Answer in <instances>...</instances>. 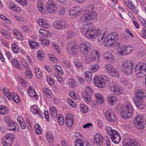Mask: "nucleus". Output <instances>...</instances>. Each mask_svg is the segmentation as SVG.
<instances>
[{
  "label": "nucleus",
  "mask_w": 146,
  "mask_h": 146,
  "mask_svg": "<svg viewBox=\"0 0 146 146\" xmlns=\"http://www.w3.org/2000/svg\"><path fill=\"white\" fill-rule=\"evenodd\" d=\"M66 123L68 127L71 126L74 123L73 118L70 114H68L66 117Z\"/></svg>",
  "instance_id": "nucleus-24"
},
{
  "label": "nucleus",
  "mask_w": 146,
  "mask_h": 146,
  "mask_svg": "<svg viewBox=\"0 0 146 146\" xmlns=\"http://www.w3.org/2000/svg\"><path fill=\"white\" fill-rule=\"evenodd\" d=\"M95 86L100 88H105L106 86V83H94Z\"/></svg>",
  "instance_id": "nucleus-57"
},
{
  "label": "nucleus",
  "mask_w": 146,
  "mask_h": 146,
  "mask_svg": "<svg viewBox=\"0 0 146 146\" xmlns=\"http://www.w3.org/2000/svg\"><path fill=\"white\" fill-rule=\"evenodd\" d=\"M31 111L34 114H37L40 117H41L43 113L40 110V109L38 108L37 106L35 104L31 106L30 108Z\"/></svg>",
  "instance_id": "nucleus-21"
},
{
  "label": "nucleus",
  "mask_w": 146,
  "mask_h": 146,
  "mask_svg": "<svg viewBox=\"0 0 146 146\" xmlns=\"http://www.w3.org/2000/svg\"><path fill=\"white\" fill-rule=\"evenodd\" d=\"M67 25L68 23L66 22L62 21L55 22L53 23V27L57 29L65 28H66Z\"/></svg>",
  "instance_id": "nucleus-17"
},
{
  "label": "nucleus",
  "mask_w": 146,
  "mask_h": 146,
  "mask_svg": "<svg viewBox=\"0 0 146 146\" xmlns=\"http://www.w3.org/2000/svg\"><path fill=\"white\" fill-rule=\"evenodd\" d=\"M115 90L114 92L117 95L121 94L123 93V90L121 86L115 84Z\"/></svg>",
  "instance_id": "nucleus-28"
},
{
  "label": "nucleus",
  "mask_w": 146,
  "mask_h": 146,
  "mask_svg": "<svg viewBox=\"0 0 146 146\" xmlns=\"http://www.w3.org/2000/svg\"><path fill=\"white\" fill-rule=\"evenodd\" d=\"M110 133V137L111 140L113 139V138L116 137V135H120L118 132L115 130H113V131H111Z\"/></svg>",
  "instance_id": "nucleus-40"
},
{
  "label": "nucleus",
  "mask_w": 146,
  "mask_h": 146,
  "mask_svg": "<svg viewBox=\"0 0 146 146\" xmlns=\"http://www.w3.org/2000/svg\"><path fill=\"white\" fill-rule=\"evenodd\" d=\"M115 83H110L109 84V89L110 90L113 92H114V90H115Z\"/></svg>",
  "instance_id": "nucleus-62"
},
{
  "label": "nucleus",
  "mask_w": 146,
  "mask_h": 146,
  "mask_svg": "<svg viewBox=\"0 0 146 146\" xmlns=\"http://www.w3.org/2000/svg\"><path fill=\"white\" fill-rule=\"evenodd\" d=\"M93 58L92 57V53L91 55L90 54L86 56L85 58V60L86 62L87 63H88L92 62L94 61Z\"/></svg>",
  "instance_id": "nucleus-52"
},
{
  "label": "nucleus",
  "mask_w": 146,
  "mask_h": 146,
  "mask_svg": "<svg viewBox=\"0 0 146 146\" xmlns=\"http://www.w3.org/2000/svg\"><path fill=\"white\" fill-rule=\"evenodd\" d=\"M35 76L38 77V78H39L42 76V71L41 70L40 71L39 69L38 68L35 69Z\"/></svg>",
  "instance_id": "nucleus-55"
},
{
  "label": "nucleus",
  "mask_w": 146,
  "mask_h": 146,
  "mask_svg": "<svg viewBox=\"0 0 146 146\" xmlns=\"http://www.w3.org/2000/svg\"><path fill=\"white\" fill-rule=\"evenodd\" d=\"M50 114L52 117L55 118L57 115L56 110L55 107L51 106L50 109Z\"/></svg>",
  "instance_id": "nucleus-36"
},
{
  "label": "nucleus",
  "mask_w": 146,
  "mask_h": 146,
  "mask_svg": "<svg viewBox=\"0 0 146 146\" xmlns=\"http://www.w3.org/2000/svg\"><path fill=\"white\" fill-rule=\"evenodd\" d=\"M8 128L10 131H13L15 132L19 130V127L18 124L15 122L9 121L8 122Z\"/></svg>",
  "instance_id": "nucleus-19"
},
{
  "label": "nucleus",
  "mask_w": 146,
  "mask_h": 146,
  "mask_svg": "<svg viewBox=\"0 0 146 146\" xmlns=\"http://www.w3.org/2000/svg\"><path fill=\"white\" fill-rule=\"evenodd\" d=\"M40 41H41V43L43 45L46 46L48 45L49 42L47 39L45 38H40Z\"/></svg>",
  "instance_id": "nucleus-56"
},
{
  "label": "nucleus",
  "mask_w": 146,
  "mask_h": 146,
  "mask_svg": "<svg viewBox=\"0 0 146 146\" xmlns=\"http://www.w3.org/2000/svg\"><path fill=\"white\" fill-rule=\"evenodd\" d=\"M94 96L98 103L102 104L104 102V98L102 95L96 93L95 94Z\"/></svg>",
  "instance_id": "nucleus-29"
},
{
  "label": "nucleus",
  "mask_w": 146,
  "mask_h": 146,
  "mask_svg": "<svg viewBox=\"0 0 146 146\" xmlns=\"http://www.w3.org/2000/svg\"><path fill=\"white\" fill-rule=\"evenodd\" d=\"M45 10L50 13L55 12L57 9L56 3L52 0H49L46 3Z\"/></svg>",
  "instance_id": "nucleus-8"
},
{
  "label": "nucleus",
  "mask_w": 146,
  "mask_h": 146,
  "mask_svg": "<svg viewBox=\"0 0 146 146\" xmlns=\"http://www.w3.org/2000/svg\"><path fill=\"white\" fill-rule=\"evenodd\" d=\"M93 26L92 24L89 22L88 23L82 26V30L83 31H86V30H89Z\"/></svg>",
  "instance_id": "nucleus-35"
},
{
  "label": "nucleus",
  "mask_w": 146,
  "mask_h": 146,
  "mask_svg": "<svg viewBox=\"0 0 146 146\" xmlns=\"http://www.w3.org/2000/svg\"><path fill=\"white\" fill-rule=\"evenodd\" d=\"M104 140L101 135L100 133H97L94 136V142L95 144L100 146L103 145Z\"/></svg>",
  "instance_id": "nucleus-18"
},
{
  "label": "nucleus",
  "mask_w": 146,
  "mask_h": 146,
  "mask_svg": "<svg viewBox=\"0 0 146 146\" xmlns=\"http://www.w3.org/2000/svg\"><path fill=\"white\" fill-rule=\"evenodd\" d=\"M134 93L136 98H137L136 100H143L145 98L143 93L141 92V90H135Z\"/></svg>",
  "instance_id": "nucleus-27"
},
{
  "label": "nucleus",
  "mask_w": 146,
  "mask_h": 146,
  "mask_svg": "<svg viewBox=\"0 0 146 146\" xmlns=\"http://www.w3.org/2000/svg\"><path fill=\"white\" fill-rule=\"evenodd\" d=\"M116 137L115 138H113L112 139V141L115 144H118L120 141L121 137L120 135L116 136Z\"/></svg>",
  "instance_id": "nucleus-60"
},
{
  "label": "nucleus",
  "mask_w": 146,
  "mask_h": 146,
  "mask_svg": "<svg viewBox=\"0 0 146 146\" xmlns=\"http://www.w3.org/2000/svg\"><path fill=\"white\" fill-rule=\"evenodd\" d=\"M133 64L130 61H127L123 64L122 69L127 75L131 74L133 72Z\"/></svg>",
  "instance_id": "nucleus-11"
},
{
  "label": "nucleus",
  "mask_w": 146,
  "mask_h": 146,
  "mask_svg": "<svg viewBox=\"0 0 146 146\" xmlns=\"http://www.w3.org/2000/svg\"><path fill=\"white\" fill-rule=\"evenodd\" d=\"M143 117L141 115L136 116L134 119V125L139 129H142L145 127V124L142 120Z\"/></svg>",
  "instance_id": "nucleus-9"
},
{
  "label": "nucleus",
  "mask_w": 146,
  "mask_h": 146,
  "mask_svg": "<svg viewBox=\"0 0 146 146\" xmlns=\"http://www.w3.org/2000/svg\"><path fill=\"white\" fill-rule=\"evenodd\" d=\"M50 60L54 63H56L58 62V60L53 55L50 54L49 55Z\"/></svg>",
  "instance_id": "nucleus-64"
},
{
  "label": "nucleus",
  "mask_w": 146,
  "mask_h": 146,
  "mask_svg": "<svg viewBox=\"0 0 146 146\" xmlns=\"http://www.w3.org/2000/svg\"><path fill=\"white\" fill-rule=\"evenodd\" d=\"M37 7L39 11L42 13L45 14H46L45 11L43 9V5L42 3L38 2L37 3Z\"/></svg>",
  "instance_id": "nucleus-45"
},
{
  "label": "nucleus",
  "mask_w": 146,
  "mask_h": 146,
  "mask_svg": "<svg viewBox=\"0 0 146 146\" xmlns=\"http://www.w3.org/2000/svg\"><path fill=\"white\" fill-rule=\"evenodd\" d=\"M67 102L68 104L70 105L73 108H75L76 106V103L74 101L72 100L70 98L67 99Z\"/></svg>",
  "instance_id": "nucleus-58"
},
{
  "label": "nucleus",
  "mask_w": 146,
  "mask_h": 146,
  "mask_svg": "<svg viewBox=\"0 0 146 146\" xmlns=\"http://www.w3.org/2000/svg\"><path fill=\"white\" fill-rule=\"evenodd\" d=\"M17 3L20 4L23 6L27 5H28V2L27 0H15Z\"/></svg>",
  "instance_id": "nucleus-61"
},
{
  "label": "nucleus",
  "mask_w": 146,
  "mask_h": 146,
  "mask_svg": "<svg viewBox=\"0 0 146 146\" xmlns=\"http://www.w3.org/2000/svg\"><path fill=\"white\" fill-rule=\"evenodd\" d=\"M28 42L29 46L31 48L35 49L38 47L39 46L37 43L33 41L29 40Z\"/></svg>",
  "instance_id": "nucleus-37"
},
{
  "label": "nucleus",
  "mask_w": 146,
  "mask_h": 146,
  "mask_svg": "<svg viewBox=\"0 0 146 146\" xmlns=\"http://www.w3.org/2000/svg\"><path fill=\"white\" fill-rule=\"evenodd\" d=\"M13 140L10 139L3 138L2 140V142L4 146H11Z\"/></svg>",
  "instance_id": "nucleus-32"
},
{
  "label": "nucleus",
  "mask_w": 146,
  "mask_h": 146,
  "mask_svg": "<svg viewBox=\"0 0 146 146\" xmlns=\"http://www.w3.org/2000/svg\"><path fill=\"white\" fill-rule=\"evenodd\" d=\"M36 55L38 59L42 60L44 57V54L43 52L40 50H39L37 51Z\"/></svg>",
  "instance_id": "nucleus-50"
},
{
  "label": "nucleus",
  "mask_w": 146,
  "mask_h": 146,
  "mask_svg": "<svg viewBox=\"0 0 146 146\" xmlns=\"http://www.w3.org/2000/svg\"><path fill=\"white\" fill-rule=\"evenodd\" d=\"M99 31V29H92L90 28L89 30L86 31L84 35L88 38L93 39L96 37Z\"/></svg>",
  "instance_id": "nucleus-12"
},
{
  "label": "nucleus",
  "mask_w": 146,
  "mask_h": 146,
  "mask_svg": "<svg viewBox=\"0 0 146 146\" xmlns=\"http://www.w3.org/2000/svg\"><path fill=\"white\" fill-rule=\"evenodd\" d=\"M118 36L117 33L116 32H113L110 33L107 36L106 38L107 42L106 44V46H112L118 40Z\"/></svg>",
  "instance_id": "nucleus-5"
},
{
  "label": "nucleus",
  "mask_w": 146,
  "mask_h": 146,
  "mask_svg": "<svg viewBox=\"0 0 146 146\" xmlns=\"http://www.w3.org/2000/svg\"><path fill=\"white\" fill-rule=\"evenodd\" d=\"M107 35L104 33H100L98 35V40L99 42L103 43L106 46L107 41H106V38H107Z\"/></svg>",
  "instance_id": "nucleus-23"
},
{
  "label": "nucleus",
  "mask_w": 146,
  "mask_h": 146,
  "mask_svg": "<svg viewBox=\"0 0 146 146\" xmlns=\"http://www.w3.org/2000/svg\"><path fill=\"white\" fill-rule=\"evenodd\" d=\"M56 117L57 118V121L59 124L60 125H63L64 121L62 115L61 114H58Z\"/></svg>",
  "instance_id": "nucleus-38"
},
{
  "label": "nucleus",
  "mask_w": 146,
  "mask_h": 146,
  "mask_svg": "<svg viewBox=\"0 0 146 146\" xmlns=\"http://www.w3.org/2000/svg\"><path fill=\"white\" fill-rule=\"evenodd\" d=\"M84 76L86 80L90 82L92 80V74L90 72L86 71L84 73Z\"/></svg>",
  "instance_id": "nucleus-34"
},
{
  "label": "nucleus",
  "mask_w": 146,
  "mask_h": 146,
  "mask_svg": "<svg viewBox=\"0 0 146 146\" xmlns=\"http://www.w3.org/2000/svg\"><path fill=\"white\" fill-rule=\"evenodd\" d=\"M83 139H77L75 142V146H84Z\"/></svg>",
  "instance_id": "nucleus-48"
},
{
  "label": "nucleus",
  "mask_w": 146,
  "mask_h": 146,
  "mask_svg": "<svg viewBox=\"0 0 146 146\" xmlns=\"http://www.w3.org/2000/svg\"><path fill=\"white\" fill-rule=\"evenodd\" d=\"M143 101V100H134V103H135L137 107L140 109L143 108L144 107V103Z\"/></svg>",
  "instance_id": "nucleus-30"
},
{
  "label": "nucleus",
  "mask_w": 146,
  "mask_h": 146,
  "mask_svg": "<svg viewBox=\"0 0 146 146\" xmlns=\"http://www.w3.org/2000/svg\"><path fill=\"white\" fill-rule=\"evenodd\" d=\"M110 81V79L106 75L102 76H96L94 78L93 80V82H106Z\"/></svg>",
  "instance_id": "nucleus-20"
},
{
  "label": "nucleus",
  "mask_w": 146,
  "mask_h": 146,
  "mask_svg": "<svg viewBox=\"0 0 146 146\" xmlns=\"http://www.w3.org/2000/svg\"><path fill=\"white\" fill-rule=\"evenodd\" d=\"M123 146H141L139 143L136 140L129 139Z\"/></svg>",
  "instance_id": "nucleus-26"
},
{
  "label": "nucleus",
  "mask_w": 146,
  "mask_h": 146,
  "mask_svg": "<svg viewBox=\"0 0 146 146\" xmlns=\"http://www.w3.org/2000/svg\"><path fill=\"white\" fill-rule=\"evenodd\" d=\"M66 9L64 7L60 6L58 9V14L61 15H63L65 14Z\"/></svg>",
  "instance_id": "nucleus-53"
},
{
  "label": "nucleus",
  "mask_w": 146,
  "mask_h": 146,
  "mask_svg": "<svg viewBox=\"0 0 146 146\" xmlns=\"http://www.w3.org/2000/svg\"><path fill=\"white\" fill-rule=\"evenodd\" d=\"M37 23L41 27L47 28L49 27L50 25L48 21L45 19L39 18L37 20Z\"/></svg>",
  "instance_id": "nucleus-22"
},
{
  "label": "nucleus",
  "mask_w": 146,
  "mask_h": 146,
  "mask_svg": "<svg viewBox=\"0 0 146 146\" xmlns=\"http://www.w3.org/2000/svg\"><path fill=\"white\" fill-rule=\"evenodd\" d=\"M80 108L81 111L83 113H87L88 111V107L83 104H81Z\"/></svg>",
  "instance_id": "nucleus-49"
},
{
  "label": "nucleus",
  "mask_w": 146,
  "mask_h": 146,
  "mask_svg": "<svg viewBox=\"0 0 146 146\" xmlns=\"http://www.w3.org/2000/svg\"><path fill=\"white\" fill-rule=\"evenodd\" d=\"M12 49L14 52L16 54L19 52V48L16 44L13 43L12 44Z\"/></svg>",
  "instance_id": "nucleus-51"
},
{
  "label": "nucleus",
  "mask_w": 146,
  "mask_h": 146,
  "mask_svg": "<svg viewBox=\"0 0 146 146\" xmlns=\"http://www.w3.org/2000/svg\"><path fill=\"white\" fill-rule=\"evenodd\" d=\"M12 63L13 65L15 67L18 68L19 69H22V68L20 66L19 64V62L15 59H13L12 60Z\"/></svg>",
  "instance_id": "nucleus-46"
},
{
  "label": "nucleus",
  "mask_w": 146,
  "mask_h": 146,
  "mask_svg": "<svg viewBox=\"0 0 146 146\" xmlns=\"http://www.w3.org/2000/svg\"><path fill=\"white\" fill-rule=\"evenodd\" d=\"M124 3L134 13L137 14L138 13V11L137 9L138 6V3L136 0H133L130 3L124 1Z\"/></svg>",
  "instance_id": "nucleus-13"
},
{
  "label": "nucleus",
  "mask_w": 146,
  "mask_h": 146,
  "mask_svg": "<svg viewBox=\"0 0 146 146\" xmlns=\"http://www.w3.org/2000/svg\"><path fill=\"white\" fill-rule=\"evenodd\" d=\"M9 7L10 8L15 11L19 12L21 11V9L19 7L16 6L13 3L10 4Z\"/></svg>",
  "instance_id": "nucleus-42"
},
{
  "label": "nucleus",
  "mask_w": 146,
  "mask_h": 146,
  "mask_svg": "<svg viewBox=\"0 0 146 146\" xmlns=\"http://www.w3.org/2000/svg\"><path fill=\"white\" fill-rule=\"evenodd\" d=\"M82 9L80 7L72 8L70 11V15L72 17H76L81 13Z\"/></svg>",
  "instance_id": "nucleus-15"
},
{
  "label": "nucleus",
  "mask_w": 146,
  "mask_h": 146,
  "mask_svg": "<svg viewBox=\"0 0 146 146\" xmlns=\"http://www.w3.org/2000/svg\"><path fill=\"white\" fill-rule=\"evenodd\" d=\"M104 115L105 118L108 122H115L116 120L115 115L111 111H107L105 113Z\"/></svg>",
  "instance_id": "nucleus-16"
},
{
  "label": "nucleus",
  "mask_w": 146,
  "mask_h": 146,
  "mask_svg": "<svg viewBox=\"0 0 146 146\" xmlns=\"http://www.w3.org/2000/svg\"><path fill=\"white\" fill-rule=\"evenodd\" d=\"M82 9L80 7L72 8L70 11V15L72 17H76L81 13Z\"/></svg>",
  "instance_id": "nucleus-14"
},
{
  "label": "nucleus",
  "mask_w": 146,
  "mask_h": 146,
  "mask_svg": "<svg viewBox=\"0 0 146 146\" xmlns=\"http://www.w3.org/2000/svg\"><path fill=\"white\" fill-rule=\"evenodd\" d=\"M85 92H83L81 96L84 100L88 104L90 103L92 100L91 95L93 94V91L91 88L86 87L85 88Z\"/></svg>",
  "instance_id": "nucleus-6"
},
{
  "label": "nucleus",
  "mask_w": 146,
  "mask_h": 146,
  "mask_svg": "<svg viewBox=\"0 0 146 146\" xmlns=\"http://www.w3.org/2000/svg\"><path fill=\"white\" fill-rule=\"evenodd\" d=\"M0 33L3 35V36L7 39H12L10 33L8 31L4 30L2 29L1 30Z\"/></svg>",
  "instance_id": "nucleus-33"
},
{
  "label": "nucleus",
  "mask_w": 146,
  "mask_h": 146,
  "mask_svg": "<svg viewBox=\"0 0 146 146\" xmlns=\"http://www.w3.org/2000/svg\"><path fill=\"white\" fill-rule=\"evenodd\" d=\"M39 33L42 36H48V32L43 29H40L39 30Z\"/></svg>",
  "instance_id": "nucleus-54"
},
{
  "label": "nucleus",
  "mask_w": 146,
  "mask_h": 146,
  "mask_svg": "<svg viewBox=\"0 0 146 146\" xmlns=\"http://www.w3.org/2000/svg\"><path fill=\"white\" fill-rule=\"evenodd\" d=\"M133 111L132 105L128 103L121 109L120 112L121 117L125 119L129 118L132 115Z\"/></svg>",
  "instance_id": "nucleus-1"
},
{
  "label": "nucleus",
  "mask_w": 146,
  "mask_h": 146,
  "mask_svg": "<svg viewBox=\"0 0 146 146\" xmlns=\"http://www.w3.org/2000/svg\"><path fill=\"white\" fill-rule=\"evenodd\" d=\"M105 68L109 73L110 72V71H111V70H113L114 68L112 66L109 64H107L105 65Z\"/></svg>",
  "instance_id": "nucleus-59"
},
{
  "label": "nucleus",
  "mask_w": 146,
  "mask_h": 146,
  "mask_svg": "<svg viewBox=\"0 0 146 146\" xmlns=\"http://www.w3.org/2000/svg\"><path fill=\"white\" fill-rule=\"evenodd\" d=\"M34 128L35 131L37 134H39L42 133V129L39 125L36 124L34 125Z\"/></svg>",
  "instance_id": "nucleus-44"
},
{
  "label": "nucleus",
  "mask_w": 146,
  "mask_h": 146,
  "mask_svg": "<svg viewBox=\"0 0 146 146\" xmlns=\"http://www.w3.org/2000/svg\"><path fill=\"white\" fill-rule=\"evenodd\" d=\"M97 18V13L94 12L92 13L90 12L84 14L81 16L80 20L83 23L88 22L89 21L91 20L95 22L96 21Z\"/></svg>",
  "instance_id": "nucleus-3"
},
{
  "label": "nucleus",
  "mask_w": 146,
  "mask_h": 146,
  "mask_svg": "<svg viewBox=\"0 0 146 146\" xmlns=\"http://www.w3.org/2000/svg\"><path fill=\"white\" fill-rule=\"evenodd\" d=\"M79 47L81 54L83 55H86L91 51L92 45L88 42H84L80 44Z\"/></svg>",
  "instance_id": "nucleus-4"
},
{
  "label": "nucleus",
  "mask_w": 146,
  "mask_h": 146,
  "mask_svg": "<svg viewBox=\"0 0 146 146\" xmlns=\"http://www.w3.org/2000/svg\"><path fill=\"white\" fill-rule=\"evenodd\" d=\"M8 112V108L3 106H0V114L3 115Z\"/></svg>",
  "instance_id": "nucleus-39"
},
{
  "label": "nucleus",
  "mask_w": 146,
  "mask_h": 146,
  "mask_svg": "<svg viewBox=\"0 0 146 146\" xmlns=\"http://www.w3.org/2000/svg\"><path fill=\"white\" fill-rule=\"evenodd\" d=\"M67 50L70 54L75 55L78 52V46L75 42H70L67 45Z\"/></svg>",
  "instance_id": "nucleus-7"
},
{
  "label": "nucleus",
  "mask_w": 146,
  "mask_h": 146,
  "mask_svg": "<svg viewBox=\"0 0 146 146\" xmlns=\"http://www.w3.org/2000/svg\"><path fill=\"white\" fill-rule=\"evenodd\" d=\"M53 67L59 74L61 75L63 74V71L60 66L57 65H54L53 66Z\"/></svg>",
  "instance_id": "nucleus-47"
},
{
  "label": "nucleus",
  "mask_w": 146,
  "mask_h": 146,
  "mask_svg": "<svg viewBox=\"0 0 146 146\" xmlns=\"http://www.w3.org/2000/svg\"><path fill=\"white\" fill-rule=\"evenodd\" d=\"M25 74L26 76L29 79H31L32 77V73L30 70H27L25 72Z\"/></svg>",
  "instance_id": "nucleus-63"
},
{
  "label": "nucleus",
  "mask_w": 146,
  "mask_h": 146,
  "mask_svg": "<svg viewBox=\"0 0 146 146\" xmlns=\"http://www.w3.org/2000/svg\"><path fill=\"white\" fill-rule=\"evenodd\" d=\"M119 48L118 50V51L119 52V54L120 55H125L124 54H125V46L123 45L121 47L118 46Z\"/></svg>",
  "instance_id": "nucleus-41"
},
{
  "label": "nucleus",
  "mask_w": 146,
  "mask_h": 146,
  "mask_svg": "<svg viewBox=\"0 0 146 146\" xmlns=\"http://www.w3.org/2000/svg\"><path fill=\"white\" fill-rule=\"evenodd\" d=\"M108 100L109 104L111 105H113L115 103L116 101V96H114L113 95H110L108 97Z\"/></svg>",
  "instance_id": "nucleus-31"
},
{
  "label": "nucleus",
  "mask_w": 146,
  "mask_h": 146,
  "mask_svg": "<svg viewBox=\"0 0 146 146\" xmlns=\"http://www.w3.org/2000/svg\"><path fill=\"white\" fill-rule=\"evenodd\" d=\"M92 54L94 61L97 62L99 61L100 55L99 50H97L94 51L92 52Z\"/></svg>",
  "instance_id": "nucleus-25"
},
{
  "label": "nucleus",
  "mask_w": 146,
  "mask_h": 146,
  "mask_svg": "<svg viewBox=\"0 0 146 146\" xmlns=\"http://www.w3.org/2000/svg\"><path fill=\"white\" fill-rule=\"evenodd\" d=\"M109 74L112 76L116 78H118L119 76L117 70H116L114 68L113 70H111V71H110V72H109Z\"/></svg>",
  "instance_id": "nucleus-43"
},
{
  "label": "nucleus",
  "mask_w": 146,
  "mask_h": 146,
  "mask_svg": "<svg viewBox=\"0 0 146 146\" xmlns=\"http://www.w3.org/2000/svg\"><path fill=\"white\" fill-rule=\"evenodd\" d=\"M135 71L138 76H142L143 75L141 73L146 72V64L143 63H138L135 66Z\"/></svg>",
  "instance_id": "nucleus-10"
},
{
  "label": "nucleus",
  "mask_w": 146,
  "mask_h": 146,
  "mask_svg": "<svg viewBox=\"0 0 146 146\" xmlns=\"http://www.w3.org/2000/svg\"><path fill=\"white\" fill-rule=\"evenodd\" d=\"M3 91L5 96L9 100H13L16 103L20 102L19 97L16 94L14 93H10L9 92V89L6 87H4Z\"/></svg>",
  "instance_id": "nucleus-2"
}]
</instances>
